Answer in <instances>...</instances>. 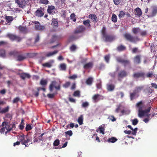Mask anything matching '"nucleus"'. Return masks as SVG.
I'll use <instances>...</instances> for the list:
<instances>
[{
    "instance_id": "f257e3e1",
    "label": "nucleus",
    "mask_w": 157,
    "mask_h": 157,
    "mask_svg": "<svg viewBox=\"0 0 157 157\" xmlns=\"http://www.w3.org/2000/svg\"><path fill=\"white\" fill-rule=\"evenodd\" d=\"M18 140L21 141V143L22 144L25 145V147H28L29 145L32 144L31 142V143H28L32 141V138L28 136H25L24 134L19 136H18Z\"/></svg>"
},
{
    "instance_id": "f03ea898",
    "label": "nucleus",
    "mask_w": 157,
    "mask_h": 157,
    "mask_svg": "<svg viewBox=\"0 0 157 157\" xmlns=\"http://www.w3.org/2000/svg\"><path fill=\"white\" fill-rule=\"evenodd\" d=\"M0 132L2 133H5V134L11 131L10 128H9V123L7 121H4L2 123L1 125Z\"/></svg>"
},
{
    "instance_id": "7ed1b4c3",
    "label": "nucleus",
    "mask_w": 157,
    "mask_h": 157,
    "mask_svg": "<svg viewBox=\"0 0 157 157\" xmlns=\"http://www.w3.org/2000/svg\"><path fill=\"white\" fill-rule=\"evenodd\" d=\"M123 36L127 40L133 43H136L140 40L137 36H133L129 33H124Z\"/></svg>"
},
{
    "instance_id": "20e7f679",
    "label": "nucleus",
    "mask_w": 157,
    "mask_h": 157,
    "mask_svg": "<svg viewBox=\"0 0 157 157\" xmlns=\"http://www.w3.org/2000/svg\"><path fill=\"white\" fill-rule=\"evenodd\" d=\"M54 87L57 90H59L60 89V84L56 81H52L49 86V90L51 92L53 91Z\"/></svg>"
},
{
    "instance_id": "39448f33",
    "label": "nucleus",
    "mask_w": 157,
    "mask_h": 157,
    "mask_svg": "<svg viewBox=\"0 0 157 157\" xmlns=\"http://www.w3.org/2000/svg\"><path fill=\"white\" fill-rule=\"evenodd\" d=\"M6 36L8 37L12 41L15 40L17 41V42H19L22 40V38L19 36L11 33L7 34L6 35Z\"/></svg>"
},
{
    "instance_id": "423d86ee",
    "label": "nucleus",
    "mask_w": 157,
    "mask_h": 157,
    "mask_svg": "<svg viewBox=\"0 0 157 157\" xmlns=\"http://www.w3.org/2000/svg\"><path fill=\"white\" fill-rule=\"evenodd\" d=\"M136 106L138 109V113H140L141 111L146 108L144 103L142 101L137 102Z\"/></svg>"
},
{
    "instance_id": "0eeeda50",
    "label": "nucleus",
    "mask_w": 157,
    "mask_h": 157,
    "mask_svg": "<svg viewBox=\"0 0 157 157\" xmlns=\"http://www.w3.org/2000/svg\"><path fill=\"white\" fill-rule=\"evenodd\" d=\"M116 60L118 62L122 63L125 67L130 65V62L129 60H124L120 57H118L117 58Z\"/></svg>"
},
{
    "instance_id": "6e6552de",
    "label": "nucleus",
    "mask_w": 157,
    "mask_h": 157,
    "mask_svg": "<svg viewBox=\"0 0 157 157\" xmlns=\"http://www.w3.org/2000/svg\"><path fill=\"white\" fill-rule=\"evenodd\" d=\"M86 29V27L82 25L78 26L74 30L75 34L81 33L83 32Z\"/></svg>"
},
{
    "instance_id": "1a4fd4ad",
    "label": "nucleus",
    "mask_w": 157,
    "mask_h": 157,
    "mask_svg": "<svg viewBox=\"0 0 157 157\" xmlns=\"http://www.w3.org/2000/svg\"><path fill=\"white\" fill-rule=\"evenodd\" d=\"M104 97L98 94H95L92 97V99L94 103L98 102L100 100H103Z\"/></svg>"
},
{
    "instance_id": "9d476101",
    "label": "nucleus",
    "mask_w": 157,
    "mask_h": 157,
    "mask_svg": "<svg viewBox=\"0 0 157 157\" xmlns=\"http://www.w3.org/2000/svg\"><path fill=\"white\" fill-rule=\"evenodd\" d=\"M128 75L127 72L124 70L121 71L118 73V80L121 81V79L126 77Z\"/></svg>"
},
{
    "instance_id": "9b49d317",
    "label": "nucleus",
    "mask_w": 157,
    "mask_h": 157,
    "mask_svg": "<svg viewBox=\"0 0 157 157\" xmlns=\"http://www.w3.org/2000/svg\"><path fill=\"white\" fill-rule=\"evenodd\" d=\"M44 10L42 7H40L39 9H37L35 13V15L38 17H41L44 15Z\"/></svg>"
},
{
    "instance_id": "f8f14e48",
    "label": "nucleus",
    "mask_w": 157,
    "mask_h": 157,
    "mask_svg": "<svg viewBox=\"0 0 157 157\" xmlns=\"http://www.w3.org/2000/svg\"><path fill=\"white\" fill-rule=\"evenodd\" d=\"M15 2L19 7L23 8L27 5L25 0H15Z\"/></svg>"
},
{
    "instance_id": "ddd939ff",
    "label": "nucleus",
    "mask_w": 157,
    "mask_h": 157,
    "mask_svg": "<svg viewBox=\"0 0 157 157\" xmlns=\"http://www.w3.org/2000/svg\"><path fill=\"white\" fill-rule=\"evenodd\" d=\"M145 74L144 72L140 71L134 73L132 77L134 78H144Z\"/></svg>"
},
{
    "instance_id": "4468645a",
    "label": "nucleus",
    "mask_w": 157,
    "mask_h": 157,
    "mask_svg": "<svg viewBox=\"0 0 157 157\" xmlns=\"http://www.w3.org/2000/svg\"><path fill=\"white\" fill-rule=\"evenodd\" d=\"M103 37L105 39V42H111L114 40L115 39L114 36L107 34L103 36Z\"/></svg>"
},
{
    "instance_id": "2eb2a0df",
    "label": "nucleus",
    "mask_w": 157,
    "mask_h": 157,
    "mask_svg": "<svg viewBox=\"0 0 157 157\" xmlns=\"http://www.w3.org/2000/svg\"><path fill=\"white\" fill-rule=\"evenodd\" d=\"M151 107H149L147 109L143 110L140 112V113H138V116L141 117L145 116V114L150 112L151 109Z\"/></svg>"
},
{
    "instance_id": "dca6fc26",
    "label": "nucleus",
    "mask_w": 157,
    "mask_h": 157,
    "mask_svg": "<svg viewBox=\"0 0 157 157\" xmlns=\"http://www.w3.org/2000/svg\"><path fill=\"white\" fill-rule=\"evenodd\" d=\"M141 55H138L135 56L133 58V62L135 63L139 64L141 63Z\"/></svg>"
},
{
    "instance_id": "f3484780",
    "label": "nucleus",
    "mask_w": 157,
    "mask_h": 157,
    "mask_svg": "<svg viewBox=\"0 0 157 157\" xmlns=\"http://www.w3.org/2000/svg\"><path fill=\"white\" fill-rule=\"evenodd\" d=\"M94 66V63L92 62H90L86 63L83 65V68L86 70L90 69L93 68Z\"/></svg>"
},
{
    "instance_id": "a211bd4d",
    "label": "nucleus",
    "mask_w": 157,
    "mask_h": 157,
    "mask_svg": "<svg viewBox=\"0 0 157 157\" xmlns=\"http://www.w3.org/2000/svg\"><path fill=\"white\" fill-rule=\"evenodd\" d=\"M88 18L92 20L95 23L98 21V18L94 14H91L89 15Z\"/></svg>"
},
{
    "instance_id": "6ab92c4d",
    "label": "nucleus",
    "mask_w": 157,
    "mask_h": 157,
    "mask_svg": "<svg viewBox=\"0 0 157 157\" xmlns=\"http://www.w3.org/2000/svg\"><path fill=\"white\" fill-rule=\"evenodd\" d=\"M157 13V6H154L152 7L151 13L150 15L151 17H154L156 15Z\"/></svg>"
},
{
    "instance_id": "aec40b11",
    "label": "nucleus",
    "mask_w": 157,
    "mask_h": 157,
    "mask_svg": "<svg viewBox=\"0 0 157 157\" xmlns=\"http://www.w3.org/2000/svg\"><path fill=\"white\" fill-rule=\"evenodd\" d=\"M126 49V46L122 44L118 46L116 48L117 50L119 52L125 51Z\"/></svg>"
},
{
    "instance_id": "412c9836",
    "label": "nucleus",
    "mask_w": 157,
    "mask_h": 157,
    "mask_svg": "<svg viewBox=\"0 0 157 157\" xmlns=\"http://www.w3.org/2000/svg\"><path fill=\"white\" fill-rule=\"evenodd\" d=\"M136 95L137 93L133 90V92L130 93V100L132 101L136 98L138 97L139 96L138 95L137 96Z\"/></svg>"
},
{
    "instance_id": "4be33fe9",
    "label": "nucleus",
    "mask_w": 157,
    "mask_h": 157,
    "mask_svg": "<svg viewBox=\"0 0 157 157\" xmlns=\"http://www.w3.org/2000/svg\"><path fill=\"white\" fill-rule=\"evenodd\" d=\"M20 77L23 79L24 80L25 78H29L30 77V75L27 73H22L20 74Z\"/></svg>"
},
{
    "instance_id": "5701e85b",
    "label": "nucleus",
    "mask_w": 157,
    "mask_h": 157,
    "mask_svg": "<svg viewBox=\"0 0 157 157\" xmlns=\"http://www.w3.org/2000/svg\"><path fill=\"white\" fill-rule=\"evenodd\" d=\"M59 51L58 50H56L52 52H48L46 54L45 56L47 57H50L56 54Z\"/></svg>"
},
{
    "instance_id": "b1692460",
    "label": "nucleus",
    "mask_w": 157,
    "mask_h": 157,
    "mask_svg": "<svg viewBox=\"0 0 157 157\" xmlns=\"http://www.w3.org/2000/svg\"><path fill=\"white\" fill-rule=\"evenodd\" d=\"M55 9V6H49L47 9V12L50 14H51Z\"/></svg>"
},
{
    "instance_id": "393cba45",
    "label": "nucleus",
    "mask_w": 157,
    "mask_h": 157,
    "mask_svg": "<svg viewBox=\"0 0 157 157\" xmlns=\"http://www.w3.org/2000/svg\"><path fill=\"white\" fill-rule=\"evenodd\" d=\"M35 29L36 30H43L45 29V27L44 26L41 25L40 23L37 24L35 26Z\"/></svg>"
},
{
    "instance_id": "a878e982",
    "label": "nucleus",
    "mask_w": 157,
    "mask_h": 157,
    "mask_svg": "<svg viewBox=\"0 0 157 157\" xmlns=\"http://www.w3.org/2000/svg\"><path fill=\"white\" fill-rule=\"evenodd\" d=\"M67 68V65L65 63H62L60 64L59 69L60 70L65 71Z\"/></svg>"
},
{
    "instance_id": "bb28decb",
    "label": "nucleus",
    "mask_w": 157,
    "mask_h": 157,
    "mask_svg": "<svg viewBox=\"0 0 157 157\" xmlns=\"http://www.w3.org/2000/svg\"><path fill=\"white\" fill-rule=\"evenodd\" d=\"M20 54V53L18 55V56H17V61H21L24 60V59L26 58V57Z\"/></svg>"
},
{
    "instance_id": "cd10ccee",
    "label": "nucleus",
    "mask_w": 157,
    "mask_h": 157,
    "mask_svg": "<svg viewBox=\"0 0 157 157\" xmlns=\"http://www.w3.org/2000/svg\"><path fill=\"white\" fill-rule=\"evenodd\" d=\"M90 20L89 19H87L86 20H85L83 21V24L84 25H85L87 27L90 28L91 25L90 23Z\"/></svg>"
},
{
    "instance_id": "c85d7f7f",
    "label": "nucleus",
    "mask_w": 157,
    "mask_h": 157,
    "mask_svg": "<svg viewBox=\"0 0 157 157\" xmlns=\"http://www.w3.org/2000/svg\"><path fill=\"white\" fill-rule=\"evenodd\" d=\"M83 117L82 115H81L78 117L77 120L78 122L81 125L83 124Z\"/></svg>"
},
{
    "instance_id": "c756f323",
    "label": "nucleus",
    "mask_w": 157,
    "mask_h": 157,
    "mask_svg": "<svg viewBox=\"0 0 157 157\" xmlns=\"http://www.w3.org/2000/svg\"><path fill=\"white\" fill-rule=\"evenodd\" d=\"M20 53V52L16 51H13L10 52L9 54L10 56H14L17 57L18 55Z\"/></svg>"
},
{
    "instance_id": "7c9ffc66",
    "label": "nucleus",
    "mask_w": 157,
    "mask_h": 157,
    "mask_svg": "<svg viewBox=\"0 0 157 157\" xmlns=\"http://www.w3.org/2000/svg\"><path fill=\"white\" fill-rule=\"evenodd\" d=\"M115 88V86L113 84H109L107 85V88L108 91H112Z\"/></svg>"
},
{
    "instance_id": "2f4dec72",
    "label": "nucleus",
    "mask_w": 157,
    "mask_h": 157,
    "mask_svg": "<svg viewBox=\"0 0 157 157\" xmlns=\"http://www.w3.org/2000/svg\"><path fill=\"white\" fill-rule=\"evenodd\" d=\"M135 11L136 12V15L140 17L142 15V11L141 9L139 7H137L135 9Z\"/></svg>"
},
{
    "instance_id": "473e14b6",
    "label": "nucleus",
    "mask_w": 157,
    "mask_h": 157,
    "mask_svg": "<svg viewBox=\"0 0 157 157\" xmlns=\"http://www.w3.org/2000/svg\"><path fill=\"white\" fill-rule=\"evenodd\" d=\"M117 140V139L115 137H112L111 138H109L107 141L109 143H114Z\"/></svg>"
},
{
    "instance_id": "72a5a7b5",
    "label": "nucleus",
    "mask_w": 157,
    "mask_h": 157,
    "mask_svg": "<svg viewBox=\"0 0 157 157\" xmlns=\"http://www.w3.org/2000/svg\"><path fill=\"white\" fill-rule=\"evenodd\" d=\"M143 88V86H137L136 87L135 89L133 90L137 94L141 92V90Z\"/></svg>"
},
{
    "instance_id": "f704fd0d",
    "label": "nucleus",
    "mask_w": 157,
    "mask_h": 157,
    "mask_svg": "<svg viewBox=\"0 0 157 157\" xmlns=\"http://www.w3.org/2000/svg\"><path fill=\"white\" fill-rule=\"evenodd\" d=\"M98 131H100V133H102V134H104L105 128H104L101 125L96 130L97 132H98Z\"/></svg>"
},
{
    "instance_id": "c9c22d12",
    "label": "nucleus",
    "mask_w": 157,
    "mask_h": 157,
    "mask_svg": "<svg viewBox=\"0 0 157 157\" xmlns=\"http://www.w3.org/2000/svg\"><path fill=\"white\" fill-rule=\"evenodd\" d=\"M93 81V78L91 77H89L86 80V83L88 85H90L92 84Z\"/></svg>"
},
{
    "instance_id": "e433bc0d",
    "label": "nucleus",
    "mask_w": 157,
    "mask_h": 157,
    "mask_svg": "<svg viewBox=\"0 0 157 157\" xmlns=\"http://www.w3.org/2000/svg\"><path fill=\"white\" fill-rule=\"evenodd\" d=\"M132 31L133 34H136L140 32V29L139 28H133L132 29Z\"/></svg>"
},
{
    "instance_id": "4c0bfd02",
    "label": "nucleus",
    "mask_w": 157,
    "mask_h": 157,
    "mask_svg": "<svg viewBox=\"0 0 157 157\" xmlns=\"http://www.w3.org/2000/svg\"><path fill=\"white\" fill-rule=\"evenodd\" d=\"M48 82L46 79H42L41 80L40 84L43 86H46Z\"/></svg>"
},
{
    "instance_id": "58836bf2",
    "label": "nucleus",
    "mask_w": 157,
    "mask_h": 157,
    "mask_svg": "<svg viewBox=\"0 0 157 157\" xmlns=\"http://www.w3.org/2000/svg\"><path fill=\"white\" fill-rule=\"evenodd\" d=\"M51 24L53 26L57 27L58 25L57 20L56 19H53Z\"/></svg>"
},
{
    "instance_id": "ea45409f",
    "label": "nucleus",
    "mask_w": 157,
    "mask_h": 157,
    "mask_svg": "<svg viewBox=\"0 0 157 157\" xmlns=\"http://www.w3.org/2000/svg\"><path fill=\"white\" fill-rule=\"evenodd\" d=\"M6 56L5 50L4 49H0V56L4 58Z\"/></svg>"
},
{
    "instance_id": "a19ab883",
    "label": "nucleus",
    "mask_w": 157,
    "mask_h": 157,
    "mask_svg": "<svg viewBox=\"0 0 157 157\" xmlns=\"http://www.w3.org/2000/svg\"><path fill=\"white\" fill-rule=\"evenodd\" d=\"M155 74H153L152 71L148 72L147 73L146 75V77L147 78H151L153 76H154Z\"/></svg>"
},
{
    "instance_id": "79ce46f5",
    "label": "nucleus",
    "mask_w": 157,
    "mask_h": 157,
    "mask_svg": "<svg viewBox=\"0 0 157 157\" xmlns=\"http://www.w3.org/2000/svg\"><path fill=\"white\" fill-rule=\"evenodd\" d=\"M61 2H56V5L58 6L59 8L60 9H61L63 8V6L61 5L63 4V0H61Z\"/></svg>"
},
{
    "instance_id": "37998d69",
    "label": "nucleus",
    "mask_w": 157,
    "mask_h": 157,
    "mask_svg": "<svg viewBox=\"0 0 157 157\" xmlns=\"http://www.w3.org/2000/svg\"><path fill=\"white\" fill-rule=\"evenodd\" d=\"M58 39L57 36L56 35H53L51 39V43H53Z\"/></svg>"
},
{
    "instance_id": "c03bdc74",
    "label": "nucleus",
    "mask_w": 157,
    "mask_h": 157,
    "mask_svg": "<svg viewBox=\"0 0 157 157\" xmlns=\"http://www.w3.org/2000/svg\"><path fill=\"white\" fill-rule=\"evenodd\" d=\"M112 20L114 23L117 22V15L114 14H113L112 16Z\"/></svg>"
},
{
    "instance_id": "a18cd8bd",
    "label": "nucleus",
    "mask_w": 157,
    "mask_h": 157,
    "mask_svg": "<svg viewBox=\"0 0 157 157\" xmlns=\"http://www.w3.org/2000/svg\"><path fill=\"white\" fill-rule=\"evenodd\" d=\"M9 109V107L8 106L2 109V110L1 113L3 114L5 113L8 112Z\"/></svg>"
},
{
    "instance_id": "49530a36",
    "label": "nucleus",
    "mask_w": 157,
    "mask_h": 157,
    "mask_svg": "<svg viewBox=\"0 0 157 157\" xmlns=\"http://www.w3.org/2000/svg\"><path fill=\"white\" fill-rule=\"evenodd\" d=\"M65 136L66 137L67 136V135H68L69 136H71L73 134V132L72 131L69 130L65 132Z\"/></svg>"
},
{
    "instance_id": "de8ad7c7",
    "label": "nucleus",
    "mask_w": 157,
    "mask_h": 157,
    "mask_svg": "<svg viewBox=\"0 0 157 157\" xmlns=\"http://www.w3.org/2000/svg\"><path fill=\"white\" fill-rule=\"evenodd\" d=\"M70 19L72 20L73 21L75 22L76 21V18L75 15L74 13H71L70 16Z\"/></svg>"
},
{
    "instance_id": "09e8293b",
    "label": "nucleus",
    "mask_w": 157,
    "mask_h": 157,
    "mask_svg": "<svg viewBox=\"0 0 157 157\" xmlns=\"http://www.w3.org/2000/svg\"><path fill=\"white\" fill-rule=\"evenodd\" d=\"M5 18L8 21V22H10L13 20V17L12 16H6Z\"/></svg>"
},
{
    "instance_id": "8fccbe9b",
    "label": "nucleus",
    "mask_w": 157,
    "mask_h": 157,
    "mask_svg": "<svg viewBox=\"0 0 157 157\" xmlns=\"http://www.w3.org/2000/svg\"><path fill=\"white\" fill-rule=\"evenodd\" d=\"M73 95L75 97H80V92L79 90L75 91L73 93Z\"/></svg>"
},
{
    "instance_id": "3c124183",
    "label": "nucleus",
    "mask_w": 157,
    "mask_h": 157,
    "mask_svg": "<svg viewBox=\"0 0 157 157\" xmlns=\"http://www.w3.org/2000/svg\"><path fill=\"white\" fill-rule=\"evenodd\" d=\"M60 144V141L59 139L56 140L53 143V145L55 146H58Z\"/></svg>"
},
{
    "instance_id": "603ef678",
    "label": "nucleus",
    "mask_w": 157,
    "mask_h": 157,
    "mask_svg": "<svg viewBox=\"0 0 157 157\" xmlns=\"http://www.w3.org/2000/svg\"><path fill=\"white\" fill-rule=\"evenodd\" d=\"M70 48L71 51L73 52L76 49L77 47L75 45L73 44L71 46Z\"/></svg>"
},
{
    "instance_id": "864d4df0",
    "label": "nucleus",
    "mask_w": 157,
    "mask_h": 157,
    "mask_svg": "<svg viewBox=\"0 0 157 157\" xmlns=\"http://www.w3.org/2000/svg\"><path fill=\"white\" fill-rule=\"evenodd\" d=\"M132 124L134 125H136L138 122V121L136 118H135L132 121Z\"/></svg>"
},
{
    "instance_id": "5fc2aeb1",
    "label": "nucleus",
    "mask_w": 157,
    "mask_h": 157,
    "mask_svg": "<svg viewBox=\"0 0 157 157\" xmlns=\"http://www.w3.org/2000/svg\"><path fill=\"white\" fill-rule=\"evenodd\" d=\"M18 29L20 31L22 32L25 31L26 30V29L25 27L21 25L19 26Z\"/></svg>"
},
{
    "instance_id": "6e6d98bb",
    "label": "nucleus",
    "mask_w": 157,
    "mask_h": 157,
    "mask_svg": "<svg viewBox=\"0 0 157 157\" xmlns=\"http://www.w3.org/2000/svg\"><path fill=\"white\" fill-rule=\"evenodd\" d=\"M132 52L133 53H135L136 52H140V51L138 50V48L135 47L132 48Z\"/></svg>"
},
{
    "instance_id": "4d7b16f0",
    "label": "nucleus",
    "mask_w": 157,
    "mask_h": 157,
    "mask_svg": "<svg viewBox=\"0 0 157 157\" xmlns=\"http://www.w3.org/2000/svg\"><path fill=\"white\" fill-rule=\"evenodd\" d=\"M101 33L103 37L107 34L106 32V28L105 27H103L101 30Z\"/></svg>"
},
{
    "instance_id": "13d9d810",
    "label": "nucleus",
    "mask_w": 157,
    "mask_h": 157,
    "mask_svg": "<svg viewBox=\"0 0 157 157\" xmlns=\"http://www.w3.org/2000/svg\"><path fill=\"white\" fill-rule=\"evenodd\" d=\"M39 3L45 5L48 4L49 3L48 0H40Z\"/></svg>"
},
{
    "instance_id": "bf43d9fd",
    "label": "nucleus",
    "mask_w": 157,
    "mask_h": 157,
    "mask_svg": "<svg viewBox=\"0 0 157 157\" xmlns=\"http://www.w3.org/2000/svg\"><path fill=\"white\" fill-rule=\"evenodd\" d=\"M125 14V13L124 12L122 11L120 12L118 16L119 18H121L123 17Z\"/></svg>"
},
{
    "instance_id": "052dcab7",
    "label": "nucleus",
    "mask_w": 157,
    "mask_h": 157,
    "mask_svg": "<svg viewBox=\"0 0 157 157\" xmlns=\"http://www.w3.org/2000/svg\"><path fill=\"white\" fill-rule=\"evenodd\" d=\"M43 66L44 67H51L52 66V65L49 63H46L43 64Z\"/></svg>"
},
{
    "instance_id": "680f3d73",
    "label": "nucleus",
    "mask_w": 157,
    "mask_h": 157,
    "mask_svg": "<svg viewBox=\"0 0 157 157\" xmlns=\"http://www.w3.org/2000/svg\"><path fill=\"white\" fill-rule=\"evenodd\" d=\"M40 40V35L39 34H37L36 35V37L35 38V41L34 43H36V42H38Z\"/></svg>"
},
{
    "instance_id": "e2e57ef3",
    "label": "nucleus",
    "mask_w": 157,
    "mask_h": 157,
    "mask_svg": "<svg viewBox=\"0 0 157 157\" xmlns=\"http://www.w3.org/2000/svg\"><path fill=\"white\" fill-rule=\"evenodd\" d=\"M122 106V105L121 104H119L117 106V108L115 110V112L116 113H118L119 112L120 110L121 109V108Z\"/></svg>"
},
{
    "instance_id": "0e129e2a",
    "label": "nucleus",
    "mask_w": 157,
    "mask_h": 157,
    "mask_svg": "<svg viewBox=\"0 0 157 157\" xmlns=\"http://www.w3.org/2000/svg\"><path fill=\"white\" fill-rule=\"evenodd\" d=\"M110 56L109 55L105 56L104 57L105 60L107 63H108L109 61Z\"/></svg>"
},
{
    "instance_id": "69168bd1",
    "label": "nucleus",
    "mask_w": 157,
    "mask_h": 157,
    "mask_svg": "<svg viewBox=\"0 0 157 157\" xmlns=\"http://www.w3.org/2000/svg\"><path fill=\"white\" fill-rule=\"evenodd\" d=\"M70 84V82H66L63 85V87L65 88L68 87Z\"/></svg>"
},
{
    "instance_id": "338daca9",
    "label": "nucleus",
    "mask_w": 157,
    "mask_h": 157,
    "mask_svg": "<svg viewBox=\"0 0 157 157\" xmlns=\"http://www.w3.org/2000/svg\"><path fill=\"white\" fill-rule=\"evenodd\" d=\"M123 0H113L115 5H117L119 4Z\"/></svg>"
},
{
    "instance_id": "774afa93",
    "label": "nucleus",
    "mask_w": 157,
    "mask_h": 157,
    "mask_svg": "<svg viewBox=\"0 0 157 157\" xmlns=\"http://www.w3.org/2000/svg\"><path fill=\"white\" fill-rule=\"evenodd\" d=\"M32 129V128L30 125L29 124H27L25 127V130L27 131H28L31 130Z\"/></svg>"
}]
</instances>
